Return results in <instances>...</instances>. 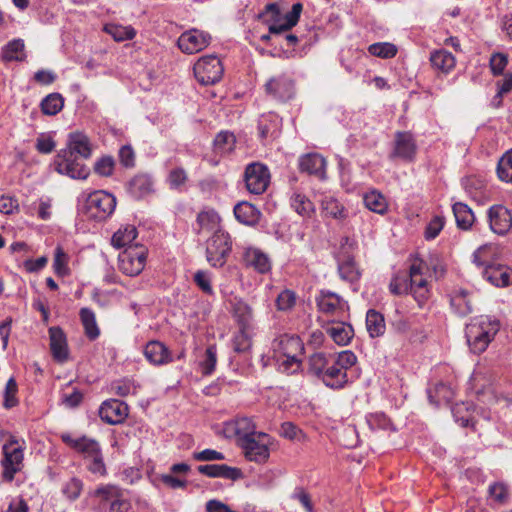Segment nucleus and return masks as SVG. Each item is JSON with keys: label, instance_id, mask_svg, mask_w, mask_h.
<instances>
[{"label": "nucleus", "instance_id": "obj_1", "mask_svg": "<svg viewBox=\"0 0 512 512\" xmlns=\"http://www.w3.org/2000/svg\"><path fill=\"white\" fill-rule=\"evenodd\" d=\"M312 354L310 363L314 371L320 376L326 386L331 388H342L347 382L346 370L356 363L355 354Z\"/></svg>", "mask_w": 512, "mask_h": 512}, {"label": "nucleus", "instance_id": "obj_2", "mask_svg": "<svg viewBox=\"0 0 512 512\" xmlns=\"http://www.w3.org/2000/svg\"><path fill=\"white\" fill-rule=\"evenodd\" d=\"M500 329V322L490 316L474 318L466 326V338L472 352H484Z\"/></svg>", "mask_w": 512, "mask_h": 512}, {"label": "nucleus", "instance_id": "obj_3", "mask_svg": "<svg viewBox=\"0 0 512 512\" xmlns=\"http://www.w3.org/2000/svg\"><path fill=\"white\" fill-rule=\"evenodd\" d=\"M90 495L98 501L99 508L107 512H128L131 508L125 491L114 484H101Z\"/></svg>", "mask_w": 512, "mask_h": 512}, {"label": "nucleus", "instance_id": "obj_4", "mask_svg": "<svg viewBox=\"0 0 512 512\" xmlns=\"http://www.w3.org/2000/svg\"><path fill=\"white\" fill-rule=\"evenodd\" d=\"M273 443V437L265 432L258 431L252 437L242 440L237 446L248 461L264 464L270 457V448Z\"/></svg>", "mask_w": 512, "mask_h": 512}, {"label": "nucleus", "instance_id": "obj_5", "mask_svg": "<svg viewBox=\"0 0 512 512\" xmlns=\"http://www.w3.org/2000/svg\"><path fill=\"white\" fill-rule=\"evenodd\" d=\"M148 249L139 243L124 249L118 256V268L127 276H137L145 268Z\"/></svg>", "mask_w": 512, "mask_h": 512}, {"label": "nucleus", "instance_id": "obj_6", "mask_svg": "<svg viewBox=\"0 0 512 512\" xmlns=\"http://www.w3.org/2000/svg\"><path fill=\"white\" fill-rule=\"evenodd\" d=\"M2 452V477L4 480L11 482L15 474L22 469L24 457L23 447L15 437L10 436L9 440L3 445Z\"/></svg>", "mask_w": 512, "mask_h": 512}, {"label": "nucleus", "instance_id": "obj_7", "mask_svg": "<svg viewBox=\"0 0 512 512\" xmlns=\"http://www.w3.org/2000/svg\"><path fill=\"white\" fill-rule=\"evenodd\" d=\"M116 198L105 191L98 190L90 193L85 202V210L88 217L103 221L115 210Z\"/></svg>", "mask_w": 512, "mask_h": 512}, {"label": "nucleus", "instance_id": "obj_8", "mask_svg": "<svg viewBox=\"0 0 512 512\" xmlns=\"http://www.w3.org/2000/svg\"><path fill=\"white\" fill-rule=\"evenodd\" d=\"M232 249L231 239L228 233L217 230L207 240L206 258L213 267H222Z\"/></svg>", "mask_w": 512, "mask_h": 512}, {"label": "nucleus", "instance_id": "obj_9", "mask_svg": "<svg viewBox=\"0 0 512 512\" xmlns=\"http://www.w3.org/2000/svg\"><path fill=\"white\" fill-rule=\"evenodd\" d=\"M194 75L202 85H212L221 80L224 69L216 55H206L199 58L193 67Z\"/></svg>", "mask_w": 512, "mask_h": 512}, {"label": "nucleus", "instance_id": "obj_10", "mask_svg": "<svg viewBox=\"0 0 512 512\" xmlns=\"http://www.w3.org/2000/svg\"><path fill=\"white\" fill-rule=\"evenodd\" d=\"M426 268V264L423 260L415 258L412 261L408 272L410 293H412L419 306H422L430 296L429 283L424 276V270Z\"/></svg>", "mask_w": 512, "mask_h": 512}, {"label": "nucleus", "instance_id": "obj_11", "mask_svg": "<svg viewBox=\"0 0 512 512\" xmlns=\"http://www.w3.org/2000/svg\"><path fill=\"white\" fill-rule=\"evenodd\" d=\"M245 184L247 190L252 194H262L270 183L268 168L258 162L249 164L245 169Z\"/></svg>", "mask_w": 512, "mask_h": 512}, {"label": "nucleus", "instance_id": "obj_12", "mask_svg": "<svg viewBox=\"0 0 512 512\" xmlns=\"http://www.w3.org/2000/svg\"><path fill=\"white\" fill-rule=\"evenodd\" d=\"M54 164L58 173L73 179H86L90 174L89 168L78 161L75 155L64 151L57 155Z\"/></svg>", "mask_w": 512, "mask_h": 512}, {"label": "nucleus", "instance_id": "obj_13", "mask_svg": "<svg viewBox=\"0 0 512 512\" xmlns=\"http://www.w3.org/2000/svg\"><path fill=\"white\" fill-rule=\"evenodd\" d=\"M211 42V36L198 29L183 32L177 41L178 48L185 54H194L204 50Z\"/></svg>", "mask_w": 512, "mask_h": 512}, {"label": "nucleus", "instance_id": "obj_14", "mask_svg": "<svg viewBox=\"0 0 512 512\" xmlns=\"http://www.w3.org/2000/svg\"><path fill=\"white\" fill-rule=\"evenodd\" d=\"M265 91L279 101H287L294 96V81L285 74L272 77L266 82Z\"/></svg>", "mask_w": 512, "mask_h": 512}, {"label": "nucleus", "instance_id": "obj_15", "mask_svg": "<svg viewBox=\"0 0 512 512\" xmlns=\"http://www.w3.org/2000/svg\"><path fill=\"white\" fill-rule=\"evenodd\" d=\"M256 428V424L251 418L241 416L225 422L224 433L227 437H235L236 444L238 445L242 440L252 437L253 434H256L258 432L256 431Z\"/></svg>", "mask_w": 512, "mask_h": 512}, {"label": "nucleus", "instance_id": "obj_16", "mask_svg": "<svg viewBox=\"0 0 512 512\" xmlns=\"http://www.w3.org/2000/svg\"><path fill=\"white\" fill-rule=\"evenodd\" d=\"M488 220L491 230L498 235H505L512 228V213L504 205L491 206L488 210Z\"/></svg>", "mask_w": 512, "mask_h": 512}, {"label": "nucleus", "instance_id": "obj_17", "mask_svg": "<svg viewBox=\"0 0 512 512\" xmlns=\"http://www.w3.org/2000/svg\"><path fill=\"white\" fill-rule=\"evenodd\" d=\"M128 413L129 409L127 404L117 399L106 400L99 408L101 420L110 425L124 422Z\"/></svg>", "mask_w": 512, "mask_h": 512}, {"label": "nucleus", "instance_id": "obj_18", "mask_svg": "<svg viewBox=\"0 0 512 512\" xmlns=\"http://www.w3.org/2000/svg\"><path fill=\"white\" fill-rule=\"evenodd\" d=\"M318 309L330 316H341L347 310L348 305L339 295L334 292L322 290L316 297Z\"/></svg>", "mask_w": 512, "mask_h": 512}, {"label": "nucleus", "instance_id": "obj_19", "mask_svg": "<svg viewBox=\"0 0 512 512\" xmlns=\"http://www.w3.org/2000/svg\"><path fill=\"white\" fill-rule=\"evenodd\" d=\"M263 366L274 365L281 373L294 374L301 368V359L294 354H262Z\"/></svg>", "mask_w": 512, "mask_h": 512}, {"label": "nucleus", "instance_id": "obj_20", "mask_svg": "<svg viewBox=\"0 0 512 512\" xmlns=\"http://www.w3.org/2000/svg\"><path fill=\"white\" fill-rule=\"evenodd\" d=\"M417 151L415 139L409 132H397L394 140V150L390 158H400L411 162L414 160Z\"/></svg>", "mask_w": 512, "mask_h": 512}, {"label": "nucleus", "instance_id": "obj_21", "mask_svg": "<svg viewBox=\"0 0 512 512\" xmlns=\"http://www.w3.org/2000/svg\"><path fill=\"white\" fill-rule=\"evenodd\" d=\"M326 165L325 158L318 153H308L299 158L300 171L321 180L326 178Z\"/></svg>", "mask_w": 512, "mask_h": 512}, {"label": "nucleus", "instance_id": "obj_22", "mask_svg": "<svg viewBox=\"0 0 512 512\" xmlns=\"http://www.w3.org/2000/svg\"><path fill=\"white\" fill-rule=\"evenodd\" d=\"M61 438L65 444L83 454L85 459L95 455L100 450V445L97 441L85 436L73 438L69 434H63Z\"/></svg>", "mask_w": 512, "mask_h": 512}, {"label": "nucleus", "instance_id": "obj_23", "mask_svg": "<svg viewBox=\"0 0 512 512\" xmlns=\"http://www.w3.org/2000/svg\"><path fill=\"white\" fill-rule=\"evenodd\" d=\"M483 276L496 287H506L512 284V270L506 266H487L483 272Z\"/></svg>", "mask_w": 512, "mask_h": 512}, {"label": "nucleus", "instance_id": "obj_24", "mask_svg": "<svg viewBox=\"0 0 512 512\" xmlns=\"http://www.w3.org/2000/svg\"><path fill=\"white\" fill-rule=\"evenodd\" d=\"M64 152L72 155L78 154L88 159L92 154V145L88 136L82 132H73L69 135L68 149Z\"/></svg>", "mask_w": 512, "mask_h": 512}, {"label": "nucleus", "instance_id": "obj_25", "mask_svg": "<svg viewBox=\"0 0 512 512\" xmlns=\"http://www.w3.org/2000/svg\"><path fill=\"white\" fill-rule=\"evenodd\" d=\"M303 6L301 3H295L292 6V9L287 12L284 16L283 20H279L270 25L269 31L272 34H281L285 31L290 30L294 27L300 18Z\"/></svg>", "mask_w": 512, "mask_h": 512}, {"label": "nucleus", "instance_id": "obj_26", "mask_svg": "<svg viewBox=\"0 0 512 512\" xmlns=\"http://www.w3.org/2000/svg\"><path fill=\"white\" fill-rule=\"evenodd\" d=\"M450 304L454 311L460 316H466L473 310L471 294L464 289H456L450 297Z\"/></svg>", "mask_w": 512, "mask_h": 512}, {"label": "nucleus", "instance_id": "obj_27", "mask_svg": "<svg viewBox=\"0 0 512 512\" xmlns=\"http://www.w3.org/2000/svg\"><path fill=\"white\" fill-rule=\"evenodd\" d=\"M246 266L253 267L259 273H266L271 269L269 257L257 248H248L244 253Z\"/></svg>", "mask_w": 512, "mask_h": 512}, {"label": "nucleus", "instance_id": "obj_28", "mask_svg": "<svg viewBox=\"0 0 512 512\" xmlns=\"http://www.w3.org/2000/svg\"><path fill=\"white\" fill-rule=\"evenodd\" d=\"M138 232L134 225L125 224L122 225L111 238V245L116 249L124 248L134 245V241L137 238Z\"/></svg>", "mask_w": 512, "mask_h": 512}, {"label": "nucleus", "instance_id": "obj_29", "mask_svg": "<svg viewBox=\"0 0 512 512\" xmlns=\"http://www.w3.org/2000/svg\"><path fill=\"white\" fill-rule=\"evenodd\" d=\"M234 215L240 223L254 226L259 222L261 213L253 204L243 201L235 205Z\"/></svg>", "mask_w": 512, "mask_h": 512}, {"label": "nucleus", "instance_id": "obj_30", "mask_svg": "<svg viewBox=\"0 0 512 512\" xmlns=\"http://www.w3.org/2000/svg\"><path fill=\"white\" fill-rule=\"evenodd\" d=\"M430 62L434 69L444 74L451 72L456 65V59L454 55L444 49L433 51L430 55Z\"/></svg>", "mask_w": 512, "mask_h": 512}, {"label": "nucleus", "instance_id": "obj_31", "mask_svg": "<svg viewBox=\"0 0 512 512\" xmlns=\"http://www.w3.org/2000/svg\"><path fill=\"white\" fill-rule=\"evenodd\" d=\"M153 191V181L148 175H137L129 182V192L135 198H143Z\"/></svg>", "mask_w": 512, "mask_h": 512}, {"label": "nucleus", "instance_id": "obj_32", "mask_svg": "<svg viewBox=\"0 0 512 512\" xmlns=\"http://www.w3.org/2000/svg\"><path fill=\"white\" fill-rule=\"evenodd\" d=\"M25 57V44L22 39H13L2 49L1 58L4 62L23 61Z\"/></svg>", "mask_w": 512, "mask_h": 512}, {"label": "nucleus", "instance_id": "obj_33", "mask_svg": "<svg viewBox=\"0 0 512 512\" xmlns=\"http://www.w3.org/2000/svg\"><path fill=\"white\" fill-rule=\"evenodd\" d=\"M453 397V388L443 382H439L433 388L428 389V398L430 402L437 406L442 403L448 404Z\"/></svg>", "mask_w": 512, "mask_h": 512}, {"label": "nucleus", "instance_id": "obj_34", "mask_svg": "<svg viewBox=\"0 0 512 512\" xmlns=\"http://www.w3.org/2000/svg\"><path fill=\"white\" fill-rule=\"evenodd\" d=\"M273 349L282 352H301L304 347L299 336L284 334L274 340Z\"/></svg>", "mask_w": 512, "mask_h": 512}, {"label": "nucleus", "instance_id": "obj_35", "mask_svg": "<svg viewBox=\"0 0 512 512\" xmlns=\"http://www.w3.org/2000/svg\"><path fill=\"white\" fill-rule=\"evenodd\" d=\"M452 209L457 226L463 230L471 228L475 221L471 208L462 202H457L453 205Z\"/></svg>", "mask_w": 512, "mask_h": 512}, {"label": "nucleus", "instance_id": "obj_36", "mask_svg": "<svg viewBox=\"0 0 512 512\" xmlns=\"http://www.w3.org/2000/svg\"><path fill=\"white\" fill-rule=\"evenodd\" d=\"M363 201L366 208L381 215L386 213L388 209L386 198L377 190H372L366 193L363 197Z\"/></svg>", "mask_w": 512, "mask_h": 512}, {"label": "nucleus", "instance_id": "obj_37", "mask_svg": "<svg viewBox=\"0 0 512 512\" xmlns=\"http://www.w3.org/2000/svg\"><path fill=\"white\" fill-rule=\"evenodd\" d=\"M104 32L109 34L116 42L132 40L136 36V30L128 25L108 23L103 28Z\"/></svg>", "mask_w": 512, "mask_h": 512}, {"label": "nucleus", "instance_id": "obj_38", "mask_svg": "<svg viewBox=\"0 0 512 512\" xmlns=\"http://www.w3.org/2000/svg\"><path fill=\"white\" fill-rule=\"evenodd\" d=\"M366 328L371 337H378L385 331V320L381 313L369 310L366 314Z\"/></svg>", "mask_w": 512, "mask_h": 512}, {"label": "nucleus", "instance_id": "obj_39", "mask_svg": "<svg viewBox=\"0 0 512 512\" xmlns=\"http://www.w3.org/2000/svg\"><path fill=\"white\" fill-rule=\"evenodd\" d=\"M80 319L86 336L91 340L96 339L100 334V330L96 322L95 313L89 308H82L80 310Z\"/></svg>", "mask_w": 512, "mask_h": 512}, {"label": "nucleus", "instance_id": "obj_40", "mask_svg": "<svg viewBox=\"0 0 512 512\" xmlns=\"http://www.w3.org/2000/svg\"><path fill=\"white\" fill-rule=\"evenodd\" d=\"M221 218L214 210L202 211L197 216V223L201 230L217 231L219 229Z\"/></svg>", "mask_w": 512, "mask_h": 512}, {"label": "nucleus", "instance_id": "obj_41", "mask_svg": "<svg viewBox=\"0 0 512 512\" xmlns=\"http://www.w3.org/2000/svg\"><path fill=\"white\" fill-rule=\"evenodd\" d=\"M64 105V99L59 93L47 95L41 102V110L45 115H56Z\"/></svg>", "mask_w": 512, "mask_h": 512}, {"label": "nucleus", "instance_id": "obj_42", "mask_svg": "<svg viewBox=\"0 0 512 512\" xmlns=\"http://www.w3.org/2000/svg\"><path fill=\"white\" fill-rule=\"evenodd\" d=\"M233 314L238 323L243 327H247L253 317L251 307L242 300H235L233 303Z\"/></svg>", "mask_w": 512, "mask_h": 512}, {"label": "nucleus", "instance_id": "obj_43", "mask_svg": "<svg viewBox=\"0 0 512 512\" xmlns=\"http://www.w3.org/2000/svg\"><path fill=\"white\" fill-rule=\"evenodd\" d=\"M236 139L233 133L222 131L214 139L215 151L224 154L233 150Z\"/></svg>", "mask_w": 512, "mask_h": 512}, {"label": "nucleus", "instance_id": "obj_44", "mask_svg": "<svg viewBox=\"0 0 512 512\" xmlns=\"http://www.w3.org/2000/svg\"><path fill=\"white\" fill-rule=\"evenodd\" d=\"M292 208L302 216H308L314 211L313 203L302 193L295 192L291 197Z\"/></svg>", "mask_w": 512, "mask_h": 512}, {"label": "nucleus", "instance_id": "obj_45", "mask_svg": "<svg viewBox=\"0 0 512 512\" xmlns=\"http://www.w3.org/2000/svg\"><path fill=\"white\" fill-rule=\"evenodd\" d=\"M68 262V254L63 250L61 246H57L55 249L53 261V268L56 275L63 277L69 274L70 270L68 267Z\"/></svg>", "mask_w": 512, "mask_h": 512}, {"label": "nucleus", "instance_id": "obj_46", "mask_svg": "<svg viewBox=\"0 0 512 512\" xmlns=\"http://www.w3.org/2000/svg\"><path fill=\"white\" fill-rule=\"evenodd\" d=\"M390 292L394 295H403L410 292L409 274L397 273L389 285Z\"/></svg>", "mask_w": 512, "mask_h": 512}, {"label": "nucleus", "instance_id": "obj_47", "mask_svg": "<svg viewBox=\"0 0 512 512\" xmlns=\"http://www.w3.org/2000/svg\"><path fill=\"white\" fill-rule=\"evenodd\" d=\"M83 487L81 479L72 477L63 484L62 493L69 501H75L80 497Z\"/></svg>", "mask_w": 512, "mask_h": 512}, {"label": "nucleus", "instance_id": "obj_48", "mask_svg": "<svg viewBox=\"0 0 512 512\" xmlns=\"http://www.w3.org/2000/svg\"><path fill=\"white\" fill-rule=\"evenodd\" d=\"M368 51L373 56L388 59L393 58L397 54V47L392 43L380 42L371 44L368 47Z\"/></svg>", "mask_w": 512, "mask_h": 512}, {"label": "nucleus", "instance_id": "obj_49", "mask_svg": "<svg viewBox=\"0 0 512 512\" xmlns=\"http://www.w3.org/2000/svg\"><path fill=\"white\" fill-rule=\"evenodd\" d=\"M329 333L335 343L340 346H345L351 340L352 328L351 326L345 327L343 324L339 323L336 326L331 327L329 329Z\"/></svg>", "mask_w": 512, "mask_h": 512}, {"label": "nucleus", "instance_id": "obj_50", "mask_svg": "<svg viewBox=\"0 0 512 512\" xmlns=\"http://www.w3.org/2000/svg\"><path fill=\"white\" fill-rule=\"evenodd\" d=\"M366 422L371 430H389L392 428L390 419L382 412L368 414Z\"/></svg>", "mask_w": 512, "mask_h": 512}, {"label": "nucleus", "instance_id": "obj_51", "mask_svg": "<svg viewBox=\"0 0 512 512\" xmlns=\"http://www.w3.org/2000/svg\"><path fill=\"white\" fill-rule=\"evenodd\" d=\"M51 352H65L67 347L66 336L59 327L49 329Z\"/></svg>", "mask_w": 512, "mask_h": 512}, {"label": "nucleus", "instance_id": "obj_52", "mask_svg": "<svg viewBox=\"0 0 512 512\" xmlns=\"http://www.w3.org/2000/svg\"><path fill=\"white\" fill-rule=\"evenodd\" d=\"M497 174L502 181L512 183V149L500 159Z\"/></svg>", "mask_w": 512, "mask_h": 512}, {"label": "nucleus", "instance_id": "obj_53", "mask_svg": "<svg viewBox=\"0 0 512 512\" xmlns=\"http://www.w3.org/2000/svg\"><path fill=\"white\" fill-rule=\"evenodd\" d=\"M17 393H18L17 382H16V380L13 377H11L7 381L6 386H5V390H4L3 406L6 409H11V408H13V407L18 405L19 401H18V398H17Z\"/></svg>", "mask_w": 512, "mask_h": 512}, {"label": "nucleus", "instance_id": "obj_54", "mask_svg": "<svg viewBox=\"0 0 512 512\" xmlns=\"http://www.w3.org/2000/svg\"><path fill=\"white\" fill-rule=\"evenodd\" d=\"M321 206L323 212L332 218H343L345 216L344 214V207L334 198L332 197H325L321 201Z\"/></svg>", "mask_w": 512, "mask_h": 512}, {"label": "nucleus", "instance_id": "obj_55", "mask_svg": "<svg viewBox=\"0 0 512 512\" xmlns=\"http://www.w3.org/2000/svg\"><path fill=\"white\" fill-rule=\"evenodd\" d=\"M110 389L112 393L121 397H126L130 394H135L137 386L132 380L124 378L112 382Z\"/></svg>", "mask_w": 512, "mask_h": 512}, {"label": "nucleus", "instance_id": "obj_56", "mask_svg": "<svg viewBox=\"0 0 512 512\" xmlns=\"http://www.w3.org/2000/svg\"><path fill=\"white\" fill-rule=\"evenodd\" d=\"M452 413L455 418V421L457 423H459L460 426H462V427L473 426V419H472L470 413L468 412L467 406L464 403L456 404L452 408Z\"/></svg>", "mask_w": 512, "mask_h": 512}, {"label": "nucleus", "instance_id": "obj_57", "mask_svg": "<svg viewBox=\"0 0 512 512\" xmlns=\"http://www.w3.org/2000/svg\"><path fill=\"white\" fill-rule=\"evenodd\" d=\"M508 64V57L504 53H493L490 57L489 66L493 75L498 76L503 74Z\"/></svg>", "mask_w": 512, "mask_h": 512}, {"label": "nucleus", "instance_id": "obj_58", "mask_svg": "<svg viewBox=\"0 0 512 512\" xmlns=\"http://www.w3.org/2000/svg\"><path fill=\"white\" fill-rule=\"evenodd\" d=\"M89 463L87 465L88 470L96 475L105 476L106 466L103 460L101 449L93 456L86 459Z\"/></svg>", "mask_w": 512, "mask_h": 512}, {"label": "nucleus", "instance_id": "obj_59", "mask_svg": "<svg viewBox=\"0 0 512 512\" xmlns=\"http://www.w3.org/2000/svg\"><path fill=\"white\" fill-rule=\"evenodd\" d=\"M296 295L291 290H283L276 299V306L279 311H288L294 307Z\"/></svg>", "mask_w": 512, "mask_h": 512}, {"label": "nucleus", "instance_id": "obj_60", "mask_svg": "<svg viewBox=\"0 0 512 512\" xmlns=\"http://www.w3.org/2000/svg\"><path fill=\"white\" fill-rule=\"evenodd\" d=\"M194 282L198 288L207 295H213V287L211 284V276L208 272L199 270L194 274Z\"/></svg>", "mask_w": 512, "mask_h": 512}, {"label": "nucleus", "instance_id": "obj_61", "mask_svg": "<svg viewBox=\"0 0 512 512\" xmlns=\"http://www.w3.org/2000/svg\"><path fill=\"white\" fill-rule=\"evenodd\" d=\"M115 162L112 157L104 156L98 159L94 165V171L103 177L111 176L114 171Z\"/></svg>", "mask_w": 512, "mask_h": 512}, {"label": "nucleus", "instance_id": "obj_62", "mask_svg": "<svg viewBox=\"0 0 512 512\" xmlns=\"http://www.w3.org/2000/svg\"><path fill=\"white\" fill-rule=\"evenodd\" d=\"M193 459L200 462H210L224 460L225 456L222 452L214 449H205L199 452H194Z\"/></svg>", "mask_w": 512, "mask_h": 512}, {"label": "nucleus", "instance_id": "obj_63", "mask_svg": "<svg viewBox=\"0 0 512 512\" xmlns=\"http://www.w3.org/2000/svg\"><path fill=\"white\" fill-rule=\"evenodd\" d=\"M339 274L343 279L351 282L357 280L359 277V272L352 260H347L339 265Z\"/></svg>", "mask_w": 512, "mask_h": 512}, {"label": "nucleus", "instance_id": "obj_64", "mask_svg": "<svg viewBox=\"0 0 512 512\" xmlns=\"http://www.w3.org/2000/svg\"><path fill=\"white\" fill-rule=\"evenodd\" d=\"M444 218L442 216H435L429 222L426 231V239L436 238L444 227Z\"/></svg>", "mask_w": 512, "mask_h": 512}]
</instances>
